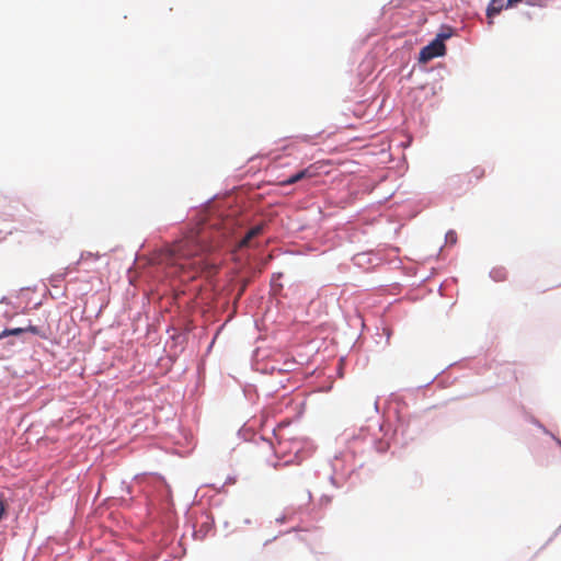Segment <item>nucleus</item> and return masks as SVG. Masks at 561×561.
<instances>
[{
  "label": "nucleus",
  "mask_w": 561,
  "mask_h": 561,
  "mask_svg": "<svg viewBox=\"0 0 561 561\" xmlns=\"http://www.w3.org/2000/svg\"><path fill=\"white\" fill-rule=\"evenodd\" d=\"M523 0H507V7H513L519 2H522Z\"/></svg>",
  "instance_id": "obj_10"
},
{
  "label": "nucleus",
  "mask_w": 561,
  "mask_h": 561,
  "mask_svg": "<svg viewBox=\"0 0 561 561\" xmlns=\"http://www.w3.org/2000/svg\"><path fill=\"white\" fill-rule=\"evenodd\" d=\"M208 238V227L204 219H199L195 227L188 229L180 239L161 250L164 256L163 261L168 264L184 266L182 260H188L201 255L208 249L206 239Z\"/></svg>",
  "instance_id": "obj_1"
},
{
  "label": "nucleus",
  "mask_w": 561,
  "mask_h": 561,
  "mask_svg": "<svg viewBox=\"0 0 561 561\" xmlns=\"http://www.w3.org/2000/svg\"><path fill=\"white\" fill-rule=\"evenodd\" d=\"M316 172L313 171V167L310 165L293 175H290L288 179L284 180L280 184L282 185H290L294 183H297L304 179H310L314 176Z\"/></svg>",
  "instance_id": "obj_4"
},
{
  "label": "nucleus",
  "mask_w": 561,
  "mask_h": 561,
  "mask_svg": "<svg viewBox=\"0 0 561 561\" xmlns=\"http://www.w3.org/2000/svg\"><path fill=\"white\" fill-rule=\"evenodd\" d=\"M4 513H5V505H4V502L0 500V520L3 518Z\"/></svg>",
  "instance_id": "obj_9"
},
{
  "label": "nucleus",
  "mask_w": 561,
  "mask_h": 561,
  "mask_svg": "<svg viewBox=\"0 0 561 561\" xmlns=\"http://www.w3.org/2000/svg\"><path fill=\"white\" fill-rule=\"evenodd\" d=\"M32 332V333H37V328L36 327H33V325H30L28 328L24 329V328H15V329H5L4 331H2V333L0 334V340L5 337V336H9V335H20L24 332Z\"/></svg>",
  "instance_id": "obj_6"
},
{
  "label": "nucleus",
  "mask_w": 561,
  "mask_h": 561,
  "mask_svg": "<svg viewBox=\"0 0 561 561\" xmlns=\"http://www.w3.org/2000/svg\"><path fill=\"white\" fill-rule=\"evenodd\" d=\"M484 175V170L480 167H476L471 170L470 174H469V181H471L472 178H474L476 180H480L481 178H483Z\"/></svg>",
  "instance_id": "obj_7"
},
{
  "label": "nucleus",
  "mask_w": 561,
  "mask_h": 561,
  "mask_svg": "<svg viewBox=\"0 0 561 561\" xmlns=\"http://www.w3.org/2000/svg\"><path fill=\"white\" fill-rule=\"evenodd\" d=\"M504 8V0H491L488 9H486V16L490 20L489 24H492V18L496 14H499L502 9Z\"/></svg>",
  "instance_id": "obj_5"
},
{
  "label": "nucleus",
  "mask_w": 561,
  "mask_h": 561,
  "mask_svg": "<svg viewBox=\"0 0 561 561\" xmlns=\"http://www.w3.org/2000/svg\"><path fill=\"white\" fill-rule=\"evenodd\" d=\"M265 225L260 224L248 230L245 236L241 239L239 247L247 248L252 245V240L263 233Z\"/></svg>",
  "instance_id": "obj_3"
},
{
  "label": "nucleus",
  "mask_w": 561,
  "mask_h": 561,
  "mask_svg": "<svg viewBox=\"0 0 561 561\" xmlns=\"http://www.w3.org/2000/svg\"><path fill=\"white\" fill-rule=\"evenodd\" d=\"M448 37L449 34H439L437 38L421 49L419 60L421 62H427L436 57L443 56L446 49L444 39Z\"/></svg>",
  "instance_id": "obj_2"
},
{
  "label": "nucleus",
  "mask_w": 561,
  "mask_h": 561,
  "mask_svg": "<svg viewBox=\"0 0 561 561\" xmlns=\"http://www.w3.org/2000/svg\"><path fill=\"white\" fill-rule=\"evenodd\" d=\"M446 241L450 244H455L457 242V234L455 231H448L446 233Z\"/></svg>",
  "instance_id": "obj_8"
}]
</instances>
